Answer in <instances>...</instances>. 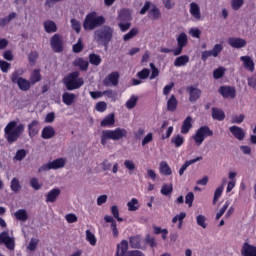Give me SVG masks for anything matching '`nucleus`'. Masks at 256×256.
Instances as JSON below:
<instances>
[{
    "mask_svg": "<svg viewBox=\"0 0 256 256\" xmlns=\"http://www.w3.org/2000/svg\"><path fill=\"white\" fill-rule=\"evenodd\" d=\"M25 132V124H17V121H10L4 128V138L9 145H13Z\"/></svg>",
    "mask_w": 256,
    "mask_h": 256,
    "instance_id": "nucleus-1",
    "label": "nucleus"
},
{
    "mask_svg": "<svg viewBox=\"0 0 256 256\" xmlns=\"http://www.w3.org/2000/svg\"><path fill=\"white\" fill-rule=\"evenodd\" d=\"M127 137V130L125 128H116L114 130H103L100 138V143L105 147L107 141H121Z\"/></svg>",
    "mask_w": 256,
    "mask_h": 256,
    "instance_id": "nucleus-2",
    "label": "nucleus"
},
{
    "mask_svg": "<svg viewBox=\"0 0 256 256\" xmlns=\"http://www.w3.org/2000/svg\"><path fill=\"white\" fill-rule=\"evenodd\" d=\"M79 71L69 73L64 79L63 83L67 91H75V89H81L85 85V80L79 77Z\"/></svg>",
    "mask_w": 256,
    "mask_h": 256,
    "instance_id": "nucleus-3",
    "label": "nucleus"
},
{
    "mask_svg": "<svg viewBox=\"0 0 256 256\" xmlns=\"http://www.w3.org/2000/svg\"><path fill=\"white\" fill-rule=\"evenodd\" d=\"M101 25H105V17L97 16V12H91L84 19L83 29L84 31H93L97 27H101Z\"/></svg>",
    "mask_w": 256,
    "mask_h": 256,
    "instance_id": "nucleus-4",
    "label": "nucleus"
},
{
    "mask_svg": "<svg viewBox=\"0 0 256 256\" xmlns=\"http://www.w3.org/2000/svg\"><path fill=\"white\" fill-rule=\"evenodd\" d=\"M94 39L97 43H101L106 49L113 39V29L109 26H104L94 32Z\"/></svg>",
    "mask_w": 256,
    "mask_h": 256,
    "instance_id": "nucleus-5",
    "label": "nucleus"
},
{
    "mask_svg": "<svg viewBox=\"0 0 256 256\" xmlns=\"http://www.w3.org/2000/svg\"><path fill=\"white\" fill-rule=\"evenodd\" d=\"M207 137H213V130H211L209 126H201L196 130L192 139L198 147H201V145H203V141H205Z\"/></svg>",
    "mask_w": 256,
    "mask_h": 256,
    "instance_id": "nucleus-6",
    "label": "nucleus"
},
{
    "mask_svg": "<svg viewBox=\"0 0 256 256\" xmlns=\"http://www.w3.org/2000/svg\"><path fill=\"white\" fill-rule=\"evenodd\" d=\"M115 256H145V254L140 250L129 251V242L127 240H122L121 243L117 245Z\"/></svg>",
    "mask_w": 256,
    "mask_h": 256,
    "instance_id": "nucleus-7",
    "label": "nucleus"
},
{
    "mask_svg": "<svg viewBox=\"0 0 256 256\" xmlns=\"http://www.w3.org/2000/svg\"><path fill=\"white\" fill-rule=\"evenodd\" d=\"M65 163H67L65 158H57L52 162L42 165L38 171L39 173H43V171H51V169H63V167H65Z\"/></svg>",
    "mask_w": 256,
    "mask_h": 256,
    "instance_id": "nucleus-8",
    "label": "nucleus"
},
{
    "mask_svg": "<svg viewBox=\"0 0 256 256\" xmlns=\"http://www.w3.org/2000/svg\"><path fill=\"white\" fill-rule=\"evenodd\" d=\"M11 81H12V83H17V85L21 91H29V89H31V85H33V84H31V81H29L23 77H19L18 72L12 73Z\"/></svg>",
    "mask_w": 256,
    "mask_h": 256,
    "instance_id": "nucleus-9",
    "label": "nucleus"
},
{
    "mask_svg": "<svg viewBox=\"0 0 256 256\" xmlns=\"http://www.w3.org/2000/svg\"><path fill=\"white\" fill-rule=\"evenodd\" d=\"M63 36L60 34H54L50 39V46L54 53H63L64 49Z\"/></svg>",
    "mask_w": 256,
    "mask_h": 256,
    "instance_id": "nucleus-10",
    "label": "nucleus"
},
{
    "mask_svg": "<svg viewBox=\"0 0 256 256\" xmlns=\"http://www.w3.org/2000/svg\"><path fill=\"white\" fill-rule=\"evenodd\" d=\"M176 41L178 46L176 49H174V56L178 57V55H181V53H183V49L187 47L189 39L187 38V34L185 32H182L178 35Z\"/></svg>",
    "mask_w": 256,
    "mask_h": 256,
    "instance_id": "nucleus-11",
    "label": "nucleus"
},
{
    "mask_svg": "<svg viewBox=\"0 0 256 256\" xmlns=\"http://www.w3.org/2000/svg\"><path fill=\"white\" fill-rule=\"evenodd\" d=\"M223 51V44H215L212 50H205L202 52V61H207L209 57H219V53Z\"/></svg>",
    "mask_w": 256,
    "mask_h": 256,
    "instance_id": "nucleus-12",
    "label": "nucleus"
},
{
    "mask_svg": "<svg viewBox=\"0 0 256 256\" xmlns=\"http://www.w3.org/2000/svg\"><path fill=\"white\" fill-rule=\"evenodd\" d=\"M218 92L223 99H235L237 97V90L233 86H220Z\"/></svg>",
    "mask_w": 256,
    "mask_h": 256,
    "instance_id": "nucleus-13",
    "label": "nucleus"
},
{
    "mask_svg": "<svg viewBox=\"0 0 256 256\" xmlns=\"http://www.w3.org/2000/svg\"><path fill=\"white\" fill-rule=\"evenodd\" d=\"M186 92L189 95V101L190 103H197L198 99H201L202 91L201 89L191 85L186 87Z\"/></svg>",
    "mask_w": 256,
    "mask_h": 256,
    "instance_id": "nucleus-14",
    "label": "nucleus"
},
{
    "mask_svg": "<svg viewBox=\"0 0 256 256\" xmlns=\"http://www.w3.org/2000/svg\"><path fill=\"white\" fill-rule=\"evenodd\" d=\"M0 244L5 245L10 251L15 249V239L11 238L7 231L0 233Z\"/></svg>",
    "mask_w": 256,
    "mask_h": 256,
    "instance_id": "nucleus-15",
    "label": "nucleus"
},
{
    "mask_svg": "<svg viewBox=\"0 0 256 256\" xmlns=\"http://www.w3.org/2000/svg\"><path fill=\"white\" fill-rule=\"evenodd\" d=\"M105 87H109V85H113V87H117L119 85V73L112 72L104 79Z\"/></svg>",
    "mask_w": 256,
    "mask_h": 256,
    "instance_id": "nucleus-16",
    "label": "nucleus"
},
{
    "mask_svg": "<svg viewBox=\"0 0 256 256\" xmlns=\"http://www.w3.org/2000/svg\"><path fill=\"white\" fill-rule=\"evenodd\" d=\"M240 61H242L243 67L246 69V71H250V73L255 71V62L251 56H241Z\"/></svg>",
    "mask_w": 256,
    "mask_h": 256,
    "instance_id": "nucleus-17",
    "label": "nucleus"
},
{
    "mask_svg": "<svg viewBox=\"0 0 256 256\" xmlns=\"http://www.w3.org/2000/svg\"><path fill=\"white\" fill-rule=\"evenodd\" d=\"M228 44L234 49H243L247 45V41L243 38L231 37L228 39Z\"/></svg>",
    "mask_w": 256,
    "mask_h": 256,
    "instance_id": "nucleus-18",
    "label": "nucleus"
},
{
    "mask_svg": "<svg viewBox=\"0 0 256 256\" xmlns=\"http://www.w3.org/2000/svg\"><path fill=\"white\" fill-rule=\"evenodd\" d=\"M229 131L235 139H238V141H243V139H245V130H243V128L239 126H231Z\"/></svg>",
    "mask_w": 256,
    "mask_h": 256,
    "instance_id": "nucleus-19",
    "label": "nucleus"
},
{
    "mask_svg": "<svg viewBox=\"0 0 256 256\" xmlns=\"http://www.w3.org/2000/svg\"><path fill=\"white\" fill-rule=\"evenodd\" d=\"M191 129H193V118L191 116H188L183 121L180 132L182 133V135H187V133H189Z\"/></svg>",
    "mask_w": 256,
    "mask_h": 256,
    "instance_id": "nucleus-20",
    "label": "nucleus"
},
{
    "mask_svg": "<svg viewBox=\"0 0 256 256\" xmlns=\"http://www.w3.org/2000/svg\"><path fill=\"white\" fill-rule=\"evenodd\" d=\"M242 256H256V247L245 242L241 248Z\"/></svg>",
    "mask_w": 256,
    "mask_h": 256,
    "instance_id": "nucleus-21",
    "label": "nucleus"
},
{
    "mask_svg": "<svg viewBox=\"0 0 256 256\" xmlns=\"http://www.w3.org/2000/svg\"><path fill=\"white\" fill-rule=\"evenodd\" d=\"M39 134V120H33L28 124V135L31 139Z\"/></svg>",
    "mask_w": 256,
    "mask_h": 256,
    "instance_id": "nucleus-22",
    "label": "nucleus"
},
{
    "mask_svg": "<svg viewBox=\"0 0 256 256\" xmlns=\"http://www.w3.org/2000/svg\"><path fill=\"white\" fill-rule=\"evenodd\" d=\"M131 19V9L123 8L118 12V21L129 22Z\"/></svg>",
    "mask_w": 256,
    "mask_h": 256,
    "instance_id": "nucleus-23",
    "label": "nucleus"
},
{
    "mask_svg": "<svg viewBox=\"0 0 256 256\" xmlns=\"http://www.w3.org/2000/svg\"><path fill=\"white\" fill-rule=\"evenodd\" d=\"M197 161H203V156H197L194 159L191 160H187L179 169V175L180 177L183 176V174L185 173V171H187V167H189L190 165H193L195 163H197Z\"/></svg>",
    "mask_w": 256,
    "mask_h": 256,
    "instance_id": "nucleus-24",
    "label": "nucleus"
},
{
    "mask_svg": "<svg viewBox=\"0 0 256 256\" xmlns=\"http://www.w3.org/2000/svg\"><path fill=\"white\" fill-rule=\"evenodd\" d=\"M190 14L197 21L201 19V8H199L198 3H195V2L190 3Z\"/></svg>",
    "mask_w": 256,
    "mask_h": 256,
    "instance_id": "nucleus-25",
    "label": "nucleus"
},
{
    "mask_svg": "<svg viewBox=\"0 0 256 256\" xmlns=\"http://www.w3.org/2000/svg\"><path fill=\"white\" fill-rule=\"evenodd\" d=\"M59 195H61V190L58 188L52 189L46 196V203H55Z\"/></svg>",
    "mask_w": 256,
    "mask_h": 256,
    "instance_id": "nucleus-26",
    "label": "nucleus"
},
{
    "mask_svg": "<svg viewBox=\"0 0 256 256\" xmlns=\"http://www.w3.org/2000/svg\"><path fill=\"white\" fill-rule=\"evenodd\" d=\"M42 139H53L55 137V128L53 126H46L42 129Z\"/></svg>",
    "mask_w": 256,
    "mask_h": 256,
    "instance_id": "nucleus-27",
    "label": "nucleus"
},
{
    "mask_svg": "<svg viewBox=\"0 0 256 256\" xmlns=\"http://www.w3.org/2000/svg\"><path fill=\"white\" fill-rule=\"evenodd\" d=\"M148 17L152 21L161 19V10L156 5H152V8L148 11Z\"/></svg>",
    "mask_w": 256,
    "mask_h": 256,
    "instance_id": "nucleus-28",
    "label": "nucleus"
},
{
    "mask_svg": "<svg viewBox=\"0 0 256 256\" xmlns=\"http://www.w3.org/2000/svg\"><path fill=\"white\" fill-rule=\"evenodd\" d=\"M74 67H79L80 71H87L89 69V61L83 58H77L73 62Z\"/></svg>",
    "mask_w": 256,
    "mask_h": 256,
    "instance_id": "nucleus-29",
    "label": "nucleus"
},
{
    "mask_svg": "<svg viewBox=\"0 0 256 256\" xmlns=\"http://www.w3.org/2000/svg\"><path fill=\"white\" fill-rule=\"evenodd\" d=\"M159 171L161 175L169 176L173 175V171L171 170V166L167 163V161H161L159 165Z\"/></svg>",
    "mask_w": 256,
    "mask_h": 256,
    "instance_id": "nucleus-30",
    "label": "nucleus"
},
{
    "mask_svg": "<svg viewBox=\"0 0 256 256\" xmlns=\"http://www.w3.org/2000/svg\"><path fill=\"white\" fill-rule=\"evenodd\" d=\"M75 99H77V96L74 93L65 92L62 95V101L64 105H73V103H75Z\"/></svg>",
    "mask_w": 256,
    "mask_h": 256,
    "instance_id": "nucleus-31",
    "label": "nucleus"
},
{
    "mask_svg": "<svg viewBox=\"0 0 256 256\" xmlns=\"http://www.w3.org/2000/svg\"><path fill=\"white\" fill-rule=\"evenodd\" d=\"M177 105H179V102L175 95L172 94L167 101V111H170L171 113L177 111Z\"/></svg>",
    "mask_w": 256,
    "mask_h": 256,
    "instance_id": "nucleus-32",
    "label": "nucleus"
},
{
    "mask_svg": "<svg viewBox=\"0 0 256 256\" xmlns=\"http://www.w3.org/2000/svg\"><path fill=\"white\" fill-rule=\"evenodd\" d=\"M212 119L216 121H225V112L217 107L212 108Z\"/></svg>",
    "mask_w": 256,
    "mask_h": 256,
    "instance_id": "nucleus-33",
    "label": "nucleus"
},
{
    "mask_svg": "<svg viewBox=\"0 0 256 256\" xmlns=\"http://www.w3.org/2000/svg\"><path fill=\"white\" fill-rule=\"evenodd\" d=\"M101 127H112L115 125V114L107 115L100 123Z\"/></svg>",
    "mask_w": 256,
    "mask_h": 256,
    "instance_id": "nucleus-34",
    "label": "nucleus"
},
{
    "mask_svg": "<svg viewBox=\"0 0 256 256\" xmlns=\"http://www.w3.org/2000/svg\"><path fill=\"white\" fill-rule=\"evenodd\" d=\"M129 243L132 249H141V236H131L129 238Z\"/></svg>",
    "mask_w": 256,
    "mask_h": 256,
    "instance_id": "nucleus-35",
    "label": "nucleus"
},
{
    "mask_svg": "<svg viewBox=\"0 0 256 256\" xmlns=\"http://www.w3.org/2000/svg\"><path fill=\"white\" fill-rule=\"evenodd\" d=\"M41 81V70L34 69L30 75V83L31 85H35Z\"/></svg>",
    "mask_w": 256,
    "mask_h": 256,
    "instance_id": "nucleus-36",
    "label": "nucleus"
},
{
    "mask_svg": "<svg viewBox=\"0 0 256 256\" xmlns=\"http://www.w3.org/2000/svg\"><path fill=\"white\" fill-rule=\"evenodd\" d=\"M44 29H45L46 33H57V24H55L51 20L45 21Z\"/></svg>",
    "mask_w": 256,
    "mask_h": 256,
    "instance_id": "nucleus-37",
    "label": "nucleus"
},
{
    "mask_svg": "<svg viewBox=\"0 0 256 256\" xmlns=\"http://www.w3.org/2000/svg\"><path fill=\"white\" fill-rule=\"evenodd\" d=\"M187 63H189V56L187 55H182L179 56L175 59L174 61V67H183L185 66Z\"/></svg>",
    "mask_w": 256,
    "mask_h": 256,
    "instance_id": "nucleus-38",
    "label": "nucleus"
},
{
    "mask_svg": "<svg viewBox=\"0 0 256 256\" xmlns=\"http://www.w3.org/2000/svg\"><path fill=\"white\" fill-rule=\"evenodd\" d=\"M15 219L17 221H27L29 219V215L27 214V210L19 209L14 213Z\"/></svg>",
    "mask_w": 256,
    "mask_h": 256,
    "instance_id": "nucleus-39",
    "label": "nucleus"
},
{
    "mask_svg": "<svg viewBox=\"0 0 256 256\" xmlns=\"http://www.w3.org/2000/svg\"><path fill=\"white\" fill-rule=\"evenodd\" d=\"M101 56L99 54L91 53L89 54V63L94 65L95 67H99L101 65Z\"/></svg>",
    "mask_w": 256,
    "mask_h": 256,
    "instance_id": "nucleus-40",
    "label": "nucleus"
},
{
    "mask_svg": "<svg viewBox=\"0 0 256 256\" xmlns=\"http://www.w3.org/2000/svg\"><path fill=\"white\" fill-rule=\"evenodd\" d=\"M187 217V213L181 212L180 214L176 215L172 219V223H177L178 221V229H182L183 227V220Z\"/></svg>",
    "mask_w": 256,
    "mask_h": 256,
    "instance_id": "nucleus-41",
    "label": "nucleus"
},
{
    "mask_svg": "<svg viewBox=\"0 0 256 256\" xmlns=\"http://www.w3.org/2000/svg\"><path fill=\"white\" fill-rule=\"evenodd\" d=\"M17 17V13L12 12L5 18H0V27H5V25H9L13 19Z\"/></svg>",
    "mask_w": 256,
    "mask_h": 256,
    "instance_id": "nucleus-42",
    "label": "nucleus"
},
{
    "mask_svg": "<svg viewBox=\"0 0 256 256\" xmlns=\"http://www.w3.org/2000/svg\"><path fill=\"white\" fill-rule=\"evenodd\" d=\"M128 211H139L141 207L139 205V200L137 198H132L131 201L127 203Z\"/></svg>",
    "mask_w": 256,
    "mask_h": 256,
    "instance_id": "nucleus-43",
    "label": "nucleus"
},
{
    "mask_svg": "<svg viewBox=\"0 0 256 256\" xmlns=\"http://www.w3.org/2000/svg\"><path fill=\"white\" fill-rule=\"evenodd\" d=\"M171 143L175 147L179 148V147H181V145H183V143H185V138L183 136H181L180 134L175 135L172 137Z\"/></svg>",
    "mask_w": 256,
    "mask_h": 256,
    "instance_id": "nucleus-44",
    "label": "nucleus"
},
{
    "mask_svg": "<svg viewBox=\"0 0 256 256\" xmlns=\"http://www.w3.org/2000/svg\"><path fill=\"white\" fill-rule=\"evenodd\" d=\"M153 229H154V235H162L163 241L167 239V235H169V230L162 229L161 227H158V226H153Z\"/></svg>",
    "mask_w": 256,
    "mask_h": 256,
    "instance_id": "nucleus-45",
    "label": "nucleus"
},
{
    "mask_svg": "<svg viewBox=\"0 0 256 256\" xmlns=\"http://www.w3.org/2000/svg\"><path fill=\"white\" fill-rule=\"evenodd\" d=\"M10 188L13 193H19L21 191V183L17 178H13L10 183Z\"/></svg>",
    "mask_w": 256,
    "mask_h": 256,
    "instance_id": "nucleus-46",
    "label": "nucleus"
},
{
    "mask_svg": "<svg viewBox=\"0 0 256 256\" xmlns=\"http://www.w3.org/2000/svg\"><path fill=\"white\" fill-rule=\"evenodd\" d=\"M86 241H88V243H90V245L93 247L97 245V238L95 237V234L91 232V230H86Z\"/></svg>",
    "mask_w": 256,
    "mask_h": 256,
    "instance_id": "nucleus-47",
    "label": "nucleus"
},
{
    "mask_svg": "<svg viewBox=\"0 0 256 256\" xmlns=\"http://www.w3.org/2000/svg\"><path fill=\"white\" fill-rule=\"evenodd\" d=\"M136 35H139V29L132 28L127 34L123 36L124 41H131L133 37H136Z\"/></svg>",
    "mask_w": 256,
    "mask_h": 256,
    "instance_id": "nucleus-48",
    "label": "nucleus"
},
{
    "mask_svg": "<svg viewBox=\"0 0 256 256\" xmlns=\"http://www.w3.org/2000/svg\"><path fill=\"white\" fill-rule=\"evenodd\" d=\"M196 223L199 227H202V229H207V218L204 215H198L196 217Z\"/></svg>",
    "mask_w": 256,
    "mask_h": 256,
    "instance_id": "nucleus-49",
    "label": "nucleus"
},
{
    "mask_svg": "<svg viewBox=\"0 0 256 256\" xmlns=\"http://www.w3.org/2000/svg\"><path fill=\"white\" fill-rule=\"evenodd\" d=\"M71 27L75 33H81V22L75 18L70 20Z\"/></svg>",
    "mask_w": 256,
    "mask_h": 256,
    "instance_id": "nucleus-50",
    "label": "nucleus"
},
{
    "mask_svg": "<svg viewBox=\"0 0 256 256\" xmlns=\"http://www.w3.org/2000/svg\"><path fill=\"white\" fill-rule=\"evenodd\" d=\"M27 157V150L25 149H19L17 150L15 156H14V161H23Z\"/></svg>",
    "mask_w": 256,
    "mask_h": 256,
    "instance_id": "nucleus-51",
    "label": "nucleus"
},
{
    "mask_svg": "<svg viewBox=\"0 0 256 256\" xmlns=\"http://www.w3.org/2000/svg\"><path fill=\"white\" fill-rule=\"evenodd\" d=\"M173 193V184H164L161 188V194L165 195H171Z\"/></svg>",
    "mask_w": 256,
    "mask_h": 256,
    "instance_id": "nucleus-52",
    "label": "nucleus"
},
{
    "mask_svg": "<svg viewBox=\"0 0 256 256\" xmlns=\"http://www.w3.org/2000/svg\"><path fill=\"white\" fill-rule=\"evenodd\" d=\"M151 71L148 68H144L141 71L137 72L136 76L138 77V79H148L149 75H150Z\"/></svg>",
    "mask_w": 256,
    "mask_h": 256,
    "instance_id": "nucleus-53",
    "label": "nucleus"
},
{
    "mask_svg": "<svg viewBox=\"0 0 256 256\" xmlns=\"http://www.w3.org/2000/svg\"><path fill=\"white\" fill-rule=\"evenodd\" d=\"M245 0H231V7L233 11H239L243 7Z\"/></svg>",
    "mask_w": 256,
    "mask_h": 256,
    "instance_id": "nucleus-54",
    "label": "nucleus"
},
{
    "mask_svg": "<svg viewBox=\"0 0 256 256\" xmlns=\"http://www.w3.org/2000/svg\"><path fill=\"white\" fill-rule=\"evenodd\" d=\"M30 186L35 191H39V189H41V187H43V185L41 183H39V178H35V177L30 179Z\"/></svg>",
    "mask_w": 256,
    "mask_h": 256,
    "instance_id": "nucleus-55",
    "label": "nucleus"
},
{
    "mask_svg": "<svg viewBox=\"0 0 256 256\" xmlns=\"http://www.w3.org/2000/svg\"><path fill=\"white\" fill-rule=\"evenodd\" d=\"M138 98L135 95H132L129 100L126 102L127 109H134L137 105Z\"/></svg>",
    "mask_w": 256,
    "mask_h": 256,
    "instance_id": "nucleus-56",
    "label": "nucleus"
},
{
    "mask_svg": "<svg viewBox=\"0 0 256 256\" xmlns=\"http://www.w3.org/2000/svg\"><path fill=\"white\" fill-rule=\"evenodd\" d=\"M39 59V53L37 51H32L28 54V61L30 65H34Z\"/></svg>",
    "mask_w": 256,
    "mask_h": 256,
    "instance_id": "nucleus-57",
    "label": "nucleus"
},
{
    "mask_svg": "<svg viewBox=\"0 0 256 256\" xmlns=\"http://www.w3.org/2000/svg\"><path fill=\"white\" fill-rule=\"evenodd\" d=\"M225 75V68L219 67L213 71V77L214 79H221Z\"/></svg>",
    "mask_w": 256,
    "mask_h": 256,
    "instance_id": "nucleus-58",
    "label": "nucleus"
},
{
    "mask_svg": "<svg viewBox=\"0 0 256 256\" xmlns=\"http://www.w3.org/2000/svg\"><path fill=\"white\" fill-rule=\"evenodd\" d=\"M111 213H112L114 219H117V221H119V223L123 222V218L119 217V207H117L116 205L112 206Z\"/></svg>",
    "mask_w": 256,
    "mask_h": 256,
    "instance_id": "nucleus-59",
    "label": "nucleus"
},
{
    "mask_svg": "<svg viewBox=\"0 0 256 256\" xmlns=\"http://www.w3.org/2000/svg\"><path fill=\"white\" fill-rule=\"evenodd\" d=\"M95 109L99 113H105V111H107V103L100 101V102L96 103Z\"/></svg>",
    "mask_w": 256,
    "mask_h": 256,
    "instance_id": "nucleus-60",
    "label": "nucleus"
},
{
    "mask_svg": "<svg viewBox=\"0 0 256 256\" xmlns=\"http://www.w3.org/2000/svg\"><path fill=\"white\" fill-rule=\"evenodd\" d=\"M83 47V42L81 41V39H79L77 43L74 44L72 47L73 53H81V51H83Z\"/></svg>",
    "mask_w": 256,
    "mask_h": 256,
    "instance_id": "nucleus-61",
    "label": "nucleus"
},
{
    "mask_svg": "<svg viewBox=\"0 0 256 256\" xmlns=\"http://www.w3.org/2000/svg\"><path fill=\"white\" fill-rule=\"evenodd\" d=\"M118 27L122 33H125V31H129V29H131V22H119Z\"/></svg>",
    "mask_w": 256,
    "mask_h": 256,
    "instance_id": "nucleus-62",
    "label": "nucleus"
},
{
    "mask_svg": "<svg viewBox=\"0 0 256 256\" xmlns=\"http://www.w3.org/2000/svg\"><path fill=\"white\" fill-rule=\"evenodd\" d=\"M103 95H105L109 99H112V101H117V92H115L113 90L103 91Z\"/></svg>",
    "mask_w": 256,
    "mask_h": 256,
    "instance_id": "nucleus-63",
    "label": "nucleus"
},
{
    "mask_svg": "<svg viewBox=\"0 0 256 256\" xmlns=\"http://www.w3.org/2000/svg\"><path fill=\"white\" fill-rule=\"evenodd\" d=\"M145 242L149 245V247H157V241L154 237H151V235H146Z\"/></svg>",
    "mask_w": 256,
    "mask_h": 256,
    "instance_id": "nucleus-64",
    "label": "nucleus"
}]
</instances>
